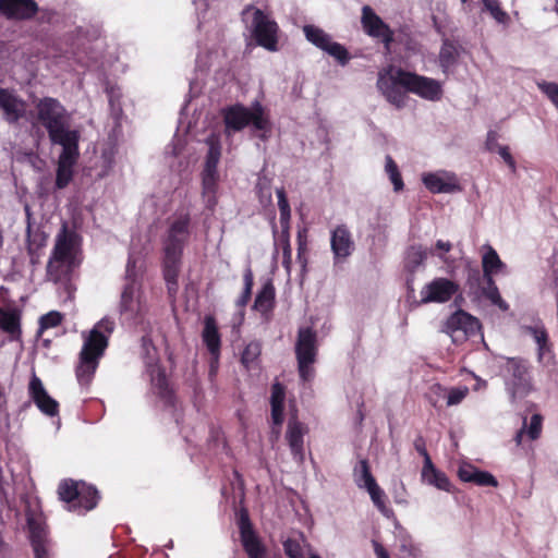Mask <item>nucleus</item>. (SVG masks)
<instances>
[{"label":"nucleus","mask_w":558,"mask_h":558,"mask_svg":"<svg viewBox=\"0 0 558 558\" xmlns=\"http://www.w3.org/2000/svg\"><path fill=\"white\" fill-rule=\"evenodd\" d=\"M277 196H278V207L280 210V220L281 223H288L290 220V206L288 203V199L284 195L283 190H277Z\"/></svg>","instance_id":"nucleus-45"},{"label":"nucleus","mask_w":558,"mask_h":558,"mask_svg":"<svg viewBox=\"0 0 558 558\" xmlns=\"http://www.w3.org/2000/svg\"><path fill=\"white\" fill-rule=\"evenodd\" d=\"M475 379H476V384L474 386V390H481V389L486 388V381L485 380H483V379H481L478 377H476Z\"/></svg>","instance_id":"nucleus-56"},{"label":"nucleus","mask_w":558,"mask_h":558,"mask_svg":"<svg viewBox=\"0 0 558 558\" xmlns=\"http://www.w3.org/2000/svg\"><path fill=\"white\" fill-rule=\"evenodd\" d=\"M275 290L271 284H265L255 300V308L263 314L268 313L274 303Z\"/></svg>","instance_id":"nucleus-34"},{"label":"nucleus","mask_w":558,"mask_h":558,"mask_svg":"<svg viewBox=\"0 0 558 558\" xmlns=\"http://www.w3.org/2000/svg\"><path fill=\"white\" fill-rule=\"evenodd\" d=\"M482 250L484 252L482 257L484 276L490 281L493 275H496L505 268V264L490 245H484Z\"/></svg>","instance_id":"nucleus-30"},{"label":"nucleus","mask_w":558,"mask_h":558,"mask_svg":"<svg viewBox=\"0 0 558 558\" xmlns=\"http://www.w3.org/2000/svg\"><path fill=\"white\" fill-rule=\"evenodd\" d=\"M463 3L466 2V0H461Z\"/></svg>","instance_id":"nucleus-59"},{"label":"nucleus","mask_w":558,"mask_h":558,"mask_svg":"<svg viewBox=\"0 0 558 558\" xmlns=\"http://www.w3.org/2000/svg\"><path fill=\"white\" fill-rule=\"evenodd\" d=\"M377 88L386 100L397 108L405 105L407 92L428 101H439L444 94L440 81L392 65L378 72Z\"/></svg>","instance_id":"nucleus-1"},{"label":"nucleus","mask_w":558,"mask_h":558,"mask_svg":"<svg viewBox=\"0 0 558 558\" xmlns=\"http://www.w3.org/2000/svg\"><path fill=\"white\" fill-rule=\"evenodd\" d=\"M416 449L422 454V449H425V448H424V446L416 445Z\"/></svg>","instance_id":"nucleus-57"},{"label":"nucleus","mask_w":558,"mask_h":558,"mask_svg":"<svg viewBox=\"0 0 558 558\" xmlns=\"http://www.w3.org/2000/svg\"><path fill=\"white\" fill-rule=\"evenodd\" d=\"M239 529L242 545L250 558H266L265 547L257 534L253 531L247 512L241 511L239 515Z\"/></svg>","instance_id":"nucleus-17"},{"label":"nucleus","mask_w":558,"mask_h":558,"mask_svg":"<svg viewBox=\"0 0 558 558\" xmlns=\"http://www.w3.org/2000/svg\"><path fill=\"white\" fill-rule=\"evenodd\" d=\"M433 390L437 395L445 396L447 398L448 407H452V405H457V404L461 403L462 400H464V398L469 393V388L466 386L454 387V388H450L449 390H447L439 385H435V386H433Z\"/></svg>","instance_id":"nucleus-32"},{"label":"nucleus","mask_w":558,"mask_h":558,"mask_svg":"<svg viewBox=\"0 0 558 558\" xmlns=\"http://www.w3.org/2000/svg\"><path fill=\"white\" fill-rule=\"evenodd\" d=\"M303 32L306 39L317 48L327 52L342 64L348 61V51L345 48L333 41L331 36L324 29L314 25H306L303 27Z\"/></svg>","instance_id":"nucleus-13"},{"label":"nucleus","mask_w":558,"mask_h":558,"mask_svg":"<svg viewBox=\"0 0 558 558\" xmlns=\"http://www.w3.org/2000/svg\"><path fill=\"white\" fill-rule=\"evenodd\" d=\"M120 310L128 318H134L144 312L145 302L137 283L132 282L124 289L121 296Z\"/></svg>","instance_id":"nucleus-22"},{"label":"nucleus","mask_w":558,"mask_h":558,"mask_svg":"<svg viewBox=\"0 0 558 558\" xmlns=\"http://www.w3.org/2000/svg\"><path fill=\"white\" fill-rule=\"evenodd\" d=\"M78 141L80 140H74L59 144L62 147V151L58 158L57 165L56 185L58 189L65 187L72 180L73 168L80 156Z\"/></svg>","instance_id":"nucleus-12"},{"label":"nucleus","mask_w":558,"mask_h":558,"mask_svg":"<svg viewBox=\"0 0 558 558\" xmlns=\"http://www.w3.org/2000/svg\"><path fill=\"white\" fill-rule=\"evenodd\" d=\"M260 354V345L257 342H250L243 353L242 363L247 368H254L257 364L258 356Z\"/></svg>","instance_id":"nucleus-40"},{"label":"nucleus","mask_w":558,"mask_h":558,"mask_svg":"<svg viewBox=\"0 0 558 558\" xmlns=\"http://www.w3.org/2000/svg\"><path fill=\"white\" fill-rule=\"evenodd\" d=\"M0 112L9 123H16L26 113L25 101L12 89L0 88Z\"/></svg>","instance_id":"nucleus-18"},{"label":"nucleus","mask_w":558,"mask_h":558,"mask_svg":"<svg viewBox=\"0 0 558 558\" xmlns=\"http://www.w3.org/2000/svg\"><path fill=\"white\" fill-rule=\"evenodd\" d=\"M60 498L71 504V509L80 512L88 511L97 505L98 496L94 487L74 481H63L59 485Z\"/></svg>","instance_id":"nucleus-9"},{"label":"nucleus","mask_w":558,"mask_h":558,"mask_svg":"<svg viewBox=\"0 0 558 558\" xmlns=\"http://www.w3.org/2000/svg\"><path fill=\"white\" fill-rule=\"evenodd\" d=\"M428 255L427 250L423 248L422 246H412L409 248L407 253L405 264L407 267L414 271L416 270L421 265L424 264Z\"/></svg>","instance_id":"nucleus-35"},{"label":"nucleus","mask_w":558,"mask_h":558,"mask_svg":"<svg viewBox=\"0 0 558 558\" xmlns=\"http://www.w3.org/2000/svg\"><path fill=\"white\" fill-rule=\"evenodd\" d=\"M277 246L282 251V258L291 256V246L289 241V233L287 230L282 231V234L278 239Z\"/></svg>","instance_id":"nucleus-49"},{"label":"nucleus","mask_w":558,"mask_h":558,"mask_svg":"<svg viewBox=\"0 0 558 558\" xmlns=\"http://www.w3.org/2000/svg\"><path fill=\"white\" fill-rule=\"evenodd\" d=\"M424 186L432 193H454L461 191L456 173L438 170L434 172H424L421 175Z\"/></svg>","instance_id":"nucleus-15"},{"label":"nucleus","mask_w":558,"mask_h":558,"mask_svg":"<svg viewBox=\"0 0 558 558\" xmlns=\"http://www.w3.org/2000/svg\"><path fill=\"white\" fill-rule=\"evenodd\" d=\"M62 320L61 313L57 311H51L40 318V328L39 331L43 332L47 329L57 327Z\"/></svg>","instance_id":"nucleus-43"},{"label":"nucleus","mask_w":558,"mask_h":558,"mask_svg":"<svg viewBox=\"0 0 558 558\" xmlns=\"http://www.w3.org/2000/svg\"><path fill=\"white\" fill-rule=\"evenodd\" d=\"M489 299L492 300L493 303H495L496 305H498L501 310H507L508 308V305L504 302V300L501 299L500 294L498 293L497 289L494 288L490 292H489Z\"/></svg>","instance_id":"nucleus-53"},{"label":"nucleus","mask_w":558,"mask_h":558,"mask_svg":"<svg viewBox=\"0 0 558 558\" xmlns=\"http://www.w3.org/2000/svg\"><path fill=\"white\" fill-rule=\"evenodd\" d=\"M537 86L558 109V84L551 82H541L537 84Z\"/></svg>","instance_id":"nucleus-44"},{"label":"nucleus","mask_w":558,"mask_h":558,"mask_svg":"<svg viewBox=\"0 0 558 558\" xmlns=\"http://www.w3.org/2000/svg\"><path fill=\"white\" fill-rule=\"evenodd\" d=\"M78 264V238L63 227L56 236L54 247L47 265L48 277L59 282L65 279Z\"/></svg>","instance_id":"nucleus-3"},{"label":"nucleus","mask_w":558,"mask_h":558,"mask_svg":"<svg viewBox=\"0 0 558 558\" xmlns=\"http://www.w3.org/2000/svg\"><path fill=\"white\" fill-rule=\"evenodd\" d=\"M452 244L449 241L438 240L432 254L436 255L448 270L454 268V259H450L447 254L451 251Z\"/></svg>","instance_id":"nucleus-37"},{"label":"nucleus","mask_w":558,"mask_h":558,"mask_svg":"<svg viewBox=\"0 0 558 558\" xmlns=\"http://www.w3.org/2000/svg\"><path fill=\"white\" fill-rule=\"evenodd\" d=\"M286 392L279 383H275L271 387L270 404H271V420L274 425L278 427L276 434H279V427L283 422V403Z\"/></svg>","instance_id":"nucleus-28"},{"label":"nucleus","mask_w":558,"mask_h":558,"mask_svg":"<svg viewBox=\"0 0 558 558\" xmlns=\"http://www.w3.org/2000/svg\"><path fill=\"white\" fill-rule=\"evenodd\" d=\"M291 264H292V257L291 256L282 258V265H283V267H284V269L287 270L288 274L291 270Z\"/></svg>","instance_id":"nucleus-55"},{"label":"nucleus","mask_w":558,"mask_h":558,"mask_svg":"<svg viewBox=\"0 0 558 558\" xmlns=\"http://www.w3.org/2000/svg\"><path fill=\"white\" fill-rule=\"evenodd\" d=\"M481 330L478 319L464 311H457L446 320L445 331L453 342H462Z\"/></svg>","instance_id":"nucleus-11"},{"label":"nucleus","mask_w":558,"mask_h":558,"mask_svg":"<svg viewBox=\"0 0 558 558\" xmlns=\"http://www.w3.org/2000/svg\"><path fill=\"white\" fill-rule=\"evenodd\" d=\"M475 484L480 486H493L496 487L498 485L497 480L494 477L493 474L485 472V471H477L474 482Z\"/></svg>","instance_id":"nucleus-46"},{"label":"nucleus","mask_w":558,"mask_h":558,"mask_svg":"<svg viewBox=\"0 0 558 558\" xmlns=\"http://www.w3.org/2000/svg\"><path fill=\"white\" fill-rule=\"evenodd\" d=\"M283 547L289 558H305L306 544L303 538H288Z\"/></svg>","instance_id":"nucleus-38"},{"label":"nucleus","mask_w":558,"mask_h":558,"mask_svg":"<svg viewBox=\"0 0 558 558\" xmlns=\"http://www.w3.org/2000/svg\"><path fill=\"white\" fill-rule=\"evenodd\" d=\"M310 558H320V557H319V556H317V555L311 554V555H310Z\"/></svg>","instance_id":"nucleus-58"},{"label":"nucleus","mask_w":558,"mask_h":558,"mask_svg":"<svg viewBox=\"0 0 558 558\" xmlns=\"http://www.w3.org/2000/svg\"><path fill=\"white\" fill-rule=\"evenodd\" d=\"M29 395L37 408L46 415L54 416L59 412V403L49 396L41 380L34 374L28 386Z\"/></svg>","instance_id":"nucleus-19"},{"label":"nucleus","mask_w":558,"mask_h":558,"mask_svg":"<svg viewBox=\"0 0 558 558\" xmlns=\"http://www.w3.org/2000/svg\"><path fill=\"white\" fill-rule=\"evenodd\" d=\"M143 348L146 352L147 364L150 367L151 380L160 391H163L167 387L165 374L156 367L157 356L156 350L149 340L143 339Z\"/></svg>","instance_id":"nucleus-29"},{"label":"nucleus","mask_w":558,"mask_h":558,"mask_svg":"<svg viewBox=\"0 0 558 558\" xmlns=\"http://www.w3.org/2000/svg\"><path fill=\"white\" fill-rule=\"evenodd\" d=\"M37 9L34 0H0V12L12 19H29Z\"/></svg>","instance_id":"nucleus-24"},{"label":"nucleus","mask_w":558,"mask_h":558,"mask_svg":"<svg viewBox=\"0 0 558 558\" xmlns=\"http://www.w3.org/2000/svg\"><path fill=\"white\" fill-rule=\"evenodd\" d=\"M542 432V416L534 414L531 417L529 425L524 423V426L518 432L515 436L517 445H521L523 436L526 435L530 440H535L539 437Z\"/></svg>","instance_id":"nucleus-33"},{"label":"nucleus","mask_w":558,"mask_h":558,"mask_svg":"<svg viewBox=\"0 0 558 558\" xmlns=\"http://www.w3.org/2000/svg\"><path fill=\"white\" fill-rule=\"evenodd\" d=\"M306 433V428L303 424L294 418H291L288 423L286 438L291 449L293 457L302 462L304 458L303 453V438Z\"/></svg>","instance_id":"nucleus-26"},{"label":"nucleus","mask_w":558,"mask_h":558,"mask_svg":"<svg viewBox=\"0 0 558 558\" xmlns=\"http://www.w3.org/2000/svg\"><path fill=\"white\" fill-rule=\"evenodd\" d=\"M374 549H375V554L378 558H389L387 551L380 544L374 543Z\"/></svg>","instance_id":"nucleus-54"},{"label":"nucleus","mask_w":558,"mask_h":558,"mask_svg":"<svg viewBox=\"0 0 558 558\" xmlns=\"http://www.w3.org/2000/svg\"><path fill=\"white\" fill-rule=\"evenodd\" d=\"M209 146L204 170L202 172V197L207 208L213 209L218 202L219 172L218 163L221 156V147L216 135L207 140Z\"/></svg>","instance_id":"nucleus-7"},{"label":"nucleus","mask_w":558,"mask_h":558,"mask_svg":"<svg viewBox=\"0 0 558 558\" xmlns=\"http://www.w3.org/2000/svg\"><path fill=\"white\" fill-rule=\"evenodd\" d=\"M361 22L368 36L381 40L387 47L392 41L393 32L371 7H363Z\"/></svg>","instance_id":"nucleus-16"},{"label":"nucleus","mask_w":558,"mask_h":558,"mask_svg":"<svg viewBox=\"0 0 558 558\" xmlns=\"http://www.w3.org/2000/svg\"><path fill=\"white\" fill-rule=\"evenodd\" d=\"M533 338L538 344L539 350H544L547 343V333L544 329H532Z\"/></svg>","instance_id":"nucleus-51"},{"label":"nucleus","mask_w":558,"mask_h":558,"mask_svg":"<svg viewBox=\"0 0 558 558\" xmlns=\"http://www.w3.org/2000/svg\"><path fill=\"white\" fill-rule=\"evenodd\" d=\"M485 10L500 24L507 25L510 17L506 11L500 8L499 0H483Z\"/></svg>","instance_id":"nucleus-41"},{"label":"nucleus","mask_w":558,"mask_h":558,"mask_svg":"<svg viewBox=\"0 0 558 558\" xmlns=\"http://www.w3.org/2000/svg\"><path fill=\"white\" fill-rule=\"evenodd\" d=\"M424 457V465L422 469V480L424 483L435 486L436 488L445 492H450L451 484L445 473L435 468L426 449H422Z\"/></svg>","instance_id":"nucleus-25"},{"label":"nucleus","mask_w":558,"mask_h":558,"mask_svg":"<svg viewBox=\"0 0 558 558\" xmlns=\"http://www.w3.org/2000/svg\"><path fill=\"white\" fill-rule=\"evenodd\" d=\"M330 246L336 262L344 260L352 254L354 242L345 226H338L331 231Z\"/></svg>","instance_id":"nucleus-21"},{"label":"nucleus","mask_w":558,"mask_h":558,"mask_svg":"<svg viewBox=\"0 0 558 558\" xmlns=\"http://www.w3.org/2000/svg\"><path fill=\"white\" fill-rule=\"evenodd\" d=\"M354 476L357 486L361 488L366 489L368 486L376 483L365 460L360 461L359 465L354 470Z\"/></svg>","instance_id":"nucleus-36"},{"label":"nucleus","mask_w":558,"mask_h":558,"mask_svg":"<svg viewBox=\"0 0 558 558\" xmlns=\"http://www.w3.org/2000/svg\"><path fill=\"white\" fill-rule=\"evenodd\" d=\"M315 333L310 328L301 329L299 331V338L295 348L298 361H315Z\"/></svg>","instance_id":"nucleus-27"},{"label":"nucleus","mask_w":558,"mask_h":558,"mask_svg":"<svg viewBox=\"0 0 558 558\" xmlns=\"http://www.w3.org/2000/svg\"><path fill=\"white\" fill-rule=\"evenodd\" d=\"M190 215L175 216L165 240V278L169 284H175L182 248L189 236Z\"/></svg>","instance_id":"nucleus-5"},{"label":"nucleus","mask_w":558,"mask_h":558,"mask_svg":"<svg viewBox=\"0 0 558 558\" xmlns=\"http://www.w3.org/2000/svg\"><path fill=\"white\" fill-rule=\"evenodd\" d=\"M315 361H298L299 363V373L301 378L304 381H308L314 376V368L313 364Z\"/></svg>","instance_id":"nucleus-47"},{"label":"nucleus","mask_w":558,"mask_h":558,"mask_svg":"<svg viewBox=\"0 0 558 558\" xmlns=\"http://www.w3.org/2000/svg\"><path fill=\"white\" fill-rule=\"evenodd\" d=\"M385 170L389 175L391 183L393 184V190L399 192L403 189V181L401 174L399 172L398 166L395 160L390 156H386L385 159Z\"/></svg>","instance_id":"nucleus-39"},{"label":"nucleus","mask_w":558,"mask_h":558,"mask_svg":"<svg viewBox=\"0 0 558 558\" xmlns=\"http://www.w3.org/2000/svg\"><path fill=\"white\" fill-rule=\"evenodd\" d=\"M500 365L508 374L507 386L512 401L520 399L530 391V383L526 378V364L523 360L500 356Z\"/></svg>","instance_id":"nucleus-10"},{"label":"nucleus","mask_w":558,"mask_h":558,"mask_svg":"<svg viewBox=\"0 0 558 558\" xmlns=\"http://www.w3.org/2000/svg\"><path fill=\"white\" fill-rule=\"evenodd\" d=\"M20 312L7 304V299L0 292V328L9 333L12 339H17L21 335Z\"/></svg>","instance_id":"nucleus-23"},{"label":"nucleus","mask_w":558,"mask_h":558,"mask_svg":"<svg viewBox=\"0 0 558 558\" xmlns=\"http://www.w3.org/2000/svg\"><path fill=\"white\" fill-rule=\"evenodd\" d=\"M368 492L371 499L376 505V507L384 513L388 514L389 510L387 509L384 498L385 493L384 490L377 485V483H374L373 485L368 486L366 488Z\"/></svg>","instance_id":"nucleus-42"},{"label":"nucleus","mask_w":558,"mask_h":558,"mask_svg":"<svg viewBox=\"0 0 558 558\" xmlns=\"http://www.w3.org/2000/svg\"><path fill=\"white\" fill-rule=\"evenodd\" d=\"M477 469L472 465H462L458 471V475L463 482H474L475 475L477 473Z\"/></svg>","instance_id":"nucleus-48"},{"label":"nucleus","mask_w":558,"mask_h":558,"mask_svg":"<svg viewBox=\"0 0 558 558\" xmlns=\"http://www.w3.org/2000/svg\"><path fill=\"white\" fill-rule=\"evenodd\" d=\"M203 340L206 343L209 352L214 356L215 362H217L220 348V337L218 333L216 322L213 317L208 316L205 318Z\"/></svg>","instance_id":"nucleus-31"},{"label":"nucleus","mask_w":558,"mask_h":558,"mask_svg":"<svg viewBox=\"0 0 558 558\" xmlns=\"http://www.w3.org/2000/svg\"><path fill=\"white\" fill-rule=\"evenodd\" d=\"M452 47L451 46H444L440 51V62L444 66H448L452 61Z\"/></svg>","instance_id":"nucleus-52"},{"label":"nucleus","mask_w":558,"mask_h":558,"mask_svg":"<svg viewBox=\"0 0 558 558\" xmlns=\"http://www.w3.org/2000/svg\"><path fill=\"white\" fill-rule=\"evenodd\" d=\"M498 155L502 158V160L508 165V167L514 171L515 170V161L510 154L509 147L507 146H498L497 147Z\"/></svg>","instance_id":"nucleus-50"},{"label":"nucleus","mask_w":558,"mask_h":558,"mask_svg":"<svg viewBox=\"0 0 558 558\" xmlns=\"http://www.w3.org/2000/svg\"><path fill=\"white\" fill-rule=\"evenodd\" d=\"M458 284L447 278H435L420 291V304L448 302L458 291Z\"/></svg>","instance_id":"nucleus-14"},{"label":"nucleus","mask_w":558,"mask_h":558,"mask_svg":"<svg viewBox=\"0 0 558 558\" xmlns=\"http://www.w3.org/2000/svg\"><path fill=\"white\" fill-rule=\"evenodd\" d=\"M225 122L228 131H239L244 126L252 124L256 131H260V137L265 138L270 132V122L268 114L259 102L251 108L234 106L225 113Z\"/></svg>","instance_id":"nucleus-6"},{"label":"nucleus","mask_w":558,"mask_h":558,"mask_svg":"<svg viewBox=\"0 0 558 558\" xmlns=\"http://www.w3.org/2000/svg\"><path fill=\"white\" fill-rule=\"evenodd\" d=\"M243 19L251 24L254 37L259 46L267 50H277V23L265 15L259 9L248 8Z\"/></svg>","instance_id":"nucleus-8"},{"label":"nucleus","mask_w":558,"mask_h":558,"mask_svg":"<svg viewBox=\"0 0 558 558\" xmlns=\"http://www.w3.org/2000/svg\"><path fill=\"white\" fill-rule=\"evenodd\" d=\"M29 538L34 549L35 558L50 557V542L47 530L40 518H28Z\"/></svg>","instance_id":"nucleus-20"},{"label":"nucleus","mask_w":558,"mask_h":558,"mask_svg":"<svg viewBox=\"0 0 558 558\" xmlns=\"http://www.w3.org/2000/svg\"><path fill=\"white\" fill-rule=\"evenodd\" d=\"M114 323L102 318L92 330L83 332V347L80 352L76 376L81 384H88L98 367L99 360L108 345V338L113 331Z\"/></svg>","instance_id":"nucleus-2"},{"label":"nucleus","mask_w":558,"mask_h":558,"mask_svg":"<svg viewBox=\"0 0 558 558\" xmlns=\"http://www.w3.org/2000/svg\"><path fill=\"white\" fill-rule=\"evenodd\" d=\"M37 119L46 128L53 144L80 140L76 130L69 129V113L59 100L50 97L40 99L36 104Z\"/></svg>","instance_id":"nucleus-4"}]
</instances>
